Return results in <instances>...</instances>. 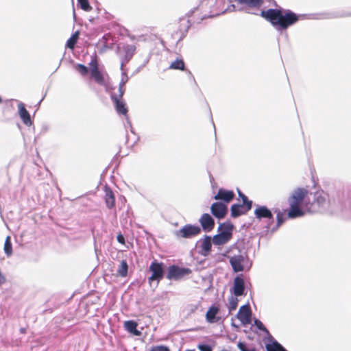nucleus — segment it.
Returning a JSON list of instances; mask_svg holds the SVG:
<instances>
[{"instance_id":"nucleus-1","label":"nucleus","mask_w":351,"mask_h":351,"mask_svg":"<svg viewBox=\"0 0 351 351\" xmlns=\"http://www.w3.org/2000/svg\"><path fill=\"white\" fill-rule=\"evenodd\" d=\"M289 210L288 217L289 218H297L304 216L308 213H315L316 209L310 206L309 193L304 189L295 190L289 199Z\"/></svg>"},{"instance_id":"nucleus-2","label":"nucleus","mask_w":351,"mask_h":351,"mask_svg":"<svg viewBox=\"0 0 351 351\" xmlns=\"http://www.w3.org/2000/svg\"><path fill=\"white\" fill-rule=\"evenodd\" d=\"M261 16L268 20L278 29H287L294 24L298 20V16L290 11L282 12L280 10L269 9L261 12Z\"/></svg>"},{"instance_id":"nucleus-3","label":"nucleus","mask_w":351,"mask_h":351,"mask_svg":"<svg viewBox=\"0 0 351 351\" xmlns=\"http://www.w3.org/2000/svg\"><path fill=\"white\" fill-rule=\"evenodd\" d=\"M90 68V75L95 83L100 86H106L108 79V75L103 73L99 68V62L97 56L95 55L91 58V60L88 64Z\"/></svg>"},{"instance_id":"nucleus-4","label":"nucleus","mask_w":351,"mask_h":351,"mask_svg":"<svg viewBox=\"0 0 351 351\" xmlns=\"http://www.w3.org/2000/svg\"><path fill=\"white\" fill-rule=\"evenodd\" d=\"M219 228L222 229L221 232L213 238V243L217 245L226 244L230 240L233 226L229 223H221Z\"/></svg>"},{"instance_id":"nucleus-5","label":"nucleus","mask_w":351,"mask_h":351,"mask_svg":"<svg viewBox=\"0 0 351 351\" xmlns=\"http://www.w3.org/2000/svg\"><path fill=\"white\" fill-rule=\"evenodd\" d=\"M239 195L243 200V204H233L231 206V215L233 217H237L246 213L252 208V201H249L247 197L239 191Z\"/></svg>"},{"instance_id":"nucleus-6","label":"nucleus","mask_w":351,"mask_h":351,"mask_svg":"<svg viewBox=\"0 0 351 351\" xmlns=\"http://www.w3.org/2000/svg\"><path fill=\"white\" fill-rule=\"evenodd\" d=\"M124 93V83H121L119 86V95H112L111 96V99L115 104V109L117 112L120 114L127 116L128 110L125 103L122 100Z\"/></svg>"},{"instance_id":"nucleus-7","label":"nucleus","mask_w":351,"mask_h":351,"mask_svg":"<svg viewBox=\"0 0 351 351\" xmlns=\"http://www.w3.org/2000/svg\"><path fill=\"white\" fill-rule=\"evenodd\" d=\"M230 263L235 272L249 269L251 266L248 258L247 256L243 254H238L231 256L230 258Z\"/></svg>"},{"instance_id":"nucleus-8","label":"nucleus","mask_w":351,"mask_h":351,"mask_svg":"<svg viewBox=\"0 0 351 351\" xmlns=\"http://www.w3.org/2000/svg\"><path fill=\"white\" fill-rule=\"evenodd\" d=\"M149 271L152 273L149 278V282L154 280L159 281L162 278L164 274L162 263H159L156 261H153L149 266Z\"/></svg>"},{"instance_id":"nucleus-9","label":"nucleus","mask_w":351,"mask_h":351,"mask_svg":"<svg viewBox=\"0 0 351 351\" xmlns=\"http://www.w3.org/2000/svg\"><path fill=\"white\" fill-rule=\"evenodd\" d=\"M201 229L199 226L186 225L179 231V235L182 238H191L199 234Z\"/></svg>"},{"instance_id":"nucleus-10","label":"nucleus","mask_w":351,"mask_h":351,"mask_svg":"<svg viewBox=\"0 0 351 351\" xmlns=\"http://www.w3.org/2000/svg\"><path fill=\"white\" fill-rule=\"evenodd\" d=\"M237 317L243 325L245 326L250 324L251 311L250 306L248 305H243L241 306Z\"/></svg>"},{"instance_id":"nucleus-11","label":"nucleus","mask_w":351,"mask_h":351,"mask_svg":"<svg viewBox=\"0 0 351 351\" xmlns=\"http://www.w3.org/2000/svg\"><path fill=\"white\" fill-rule=\"evenodd\" d=\"M210 210L215 217L221 219L225 217L228 209L226 204L221 202H215L212 204Z\"/></svg>"},{"instance_id":"nucleus-12","label":"nucleus","mask_w":351,"mask_h":351,"mask_svg":"<svg viewBox=\"0 0 351 351\" xmlns=\"http://www.w3.org/2000/svg\"><path fill=\"white\" fill-rule=\"evenodd\" d=\"M197 247L200 249V254L207 256L210 252L212 247V239L209 236H205L203 239H199L197 243Z\"/></svg>"},{"instance_id":"nucleus-13","label":"nucleus","mask_w":351,"mask_h":351,"mask_svg":"<svg viewBox=\"0 0 351 351\" xmlns=\"http://www.w3.org/2000/svg\"><path fill=\"white\" fill-rule=\"evenodd\" d=\"M234 197V193L233 191L220 189L214 198L216 200H223L225 203L228 204L233 199Z\"/></svg>"},{"instance_id":"nucleus-14","label":"nucleus","mask_w":351,"mask_h":351,"mask_svg":"<svg viewBox=\"0 0 351 351\" xmlns=\"http://www.w3.org/2000/svg\"><path fill=\"white\" fill-rule=\"evenodd\" d=\"M18 109L19 116L23 123L28 126L31 125L32 124V121L31 120L30 114L25 108V105L23 103H20L18 105Z\"/></svg>"},{"instance_id":"nucleus-15","label":"nucleus","mask_w":351,"mask_h":351,"mask_svg":"<svg viewBox=\"0 0 351 351\" xmlns=\"http://www.w3.org/2000/svg\"><path fill=\"white\" fill-rule=\"evenodd\" d=\"M199 223H201L204 230L210 231L215 226V222L212 217L207 213L202 215L199 219Z\"/></svg>"},{"instance_id":"nucleus-16","label":"nucleus","mask_w":351,"mask_h":351,"mask_svg":"<svg viewBox=\"0 0 351 351\" xmlns=\"http://www.w3.org/2000/svg\"><path fill=\"white\" fill-rule=\"evenodd\" d=\"M244 289V281L243 278L239 277L235 278L232 291V293L234 294V295L236 297L242 295L243 294Z\"/></svg>"},{"instance_id":"nucleus-17","label":"nucleus","mask_w":351,"mask_h":351,"mask_svg":"<svg viewBox=\"0 0 351 351\" xmlns=\"http://www.w3.org/2000/svg\"><path fill=\"white\" fill-rule=\"evenodd\" d=\"M219 311L218 306L213 305L209 308L206 313V319L209 323H215L219 320V317H217Z\"/></svg>"},{"instance_id":"nucleus-18","label":"nucleus","mask_w":351,"mask_h":351,"mask_svg":"<svg viewBox=\"0 0 351 351\" xmlns=\"http://www.w3.org/2000/svg\"><path fill=\"white\" fill-rule=\"evenodd\" d=\"M254 215L257 219L267 218L271 219L273 215L271 212L265 206H258L254 210Z\"/></svg>"},{"instance_id":"nucleus-19","label":"nucleus","mask_w":351,"mask_h":351,"mask_svg":"<svg viewBox=\"0 0 351 351\" xmlns=\"http://www.w3.org/2000/svg\"><path fill=\"white\" fill-rule=\"evenodd\" d=\"M105 196L104 199L106 206L109 209H112L115 206V197L112 191L108 186L105 187Z\"/></svg>"},{"instance_id":"nucleus-20","label":"nucleus","mask_w":351,"mask_h":351,"mask_svg":"<svg viewBox=\"0 0 351 351\" xmlns=\"http://www.w3.org/2000/svg\"><path fill=\"white\" fill-rule=\"evenodd\" d=\"M137 326L138 324L133 320L125 321L124 322V328L127 331L136 336H139L141 332L137 330Z\"/></svg>"},{"instance_id":"nucleus-21","label":"nucleus","mask_w":351,"mask_h":351,"mask_svg":"<svg viewBox=\"0 0 351 351\" xmlns=\"http://www.w3.org/2000/svg\"><path fill=\"white\" fill-rule=\"evenodd\" d=\"M190 27L189 20L187 19H181L179 21V31L180 32V40L183 39L186 36Z\"/></svg>"},{"instance_id":"nucleus-22","label":"nucleus","mask_w":351,"mask_h":351,"mask_svg":"<svg viewBox=\"0 0 351 351\" xmlns=\"http://www.w3.org/2000/svg\"><path fill=\"white\" fill-rule=\"evenodd\" d=\"M326 203V199L325 196L322 195H317L315 201L313 203L310 202V206L313 208H315V212L321 210V208Z\"/></svg>"},{"instance_id":"nucleus-23","label":"nucleus","mask_w":351,"mask_h":351,"mask_svg":"<svg viewBox=\"0 0 351 351\" xmlns=\"http://www.w3.org/2000/svg\"><path fill=\"white\" fill-rule=\"evenodd\" d=\"M80 36V32L76 31L74 34H72V36L70 37V38L67 40L66 46L67 48L70 49H73L75 48V46L79 39Z\"/></svg>"},{"instance_id":"nucleus-24","label":"nucleus","mask_w":351,"mask_h":351,"mask_svg":"<svg viewBox=\"0 0 351 351\" xmlns=\"http://www.w3.org/2000/svg\"><path fill=\"white\" fill-rule=\"evenodd\" d=\"M3 250L8 257L12 255V245L10 236H7L5 240Z\"/></svg>"},{"instance_id":"nucleus-25","label":"nucleus","mask_w":351,"mask_h":351,"mask_svg":"<svg viewBox=\"0 0 351 351\" xmlns=\"http://www.w3.org/2000/svg\"><path fill=\"white\" fill-rule=\"evenodd\" d=\"M240 4L245 5L248 7L256 8L259 7L261 3V0H236Z\"/></svg>"},{"instance_id":"nucleus-26","label":"nucleus","mask_w":351,"mask_h":351,"mask_svg":"<svg viewBox=\"0 0 351 351\" xmlns=\"http://www.w3.org/2000/svg\"><path fill=\"white\" fill-rule=\"evenodd\" d=\"M128 265L126 261H122L117 270V275L125 277L128 275Z\"/></svg>"},{"instance_id":"nucleus-27","label":"nucleus","mask_w":351,"mask_h":351,"mask_svg":"<svg viewBox=\"0 0 351 351\" xmlns=\"http://www.w3.org/2000/svg\"><path fill=\"white\" fill-rule=\"evenodd\" d=\"M238 299L237 297L234 295H232L228 299V309L230 313L236 310L238 306Z\"/></svg>"},{"instance_id":"nucleus-28","label":"nucleus","mask_w":351,"mask_h":351,"mask_svg":"<svg viewBox=\"0 0 351 351\" xmlns=\"http://www.w3.org/2000/svg\"><path fill=\"white\" fill-rule=\"evenodd\" d=\"M267 351H286L278 343L274 342L267 345Z\"/></svg>"},{"instance_id":"nucleus-29","label":"nucleus","mask_w":351,"mask_h":351,"mask_svg":"<svg viewBox=\"0 0 351 351\" xmlns=\"http://www.w3.org/2000/svg\"><path fill=\"white\" fill-rule=\"evenodd\" d=\"M75 69L83 76L86 75L88 73L87 66L82 64H77L75 66Z\"/></svg>"},{"instance_id":"nucleus-30","label":"nucleus","mask_w":351,"mask_h":351,"mask_svg":"<svg viewBox=\"0 0 351 351\" xmlns=\"http://www.w3.org/2000/svg\"><path fill=\"white\" fill-rule=\"evenodd\" d=\"M77 1L80 8L84 11L91 10L92 7L90 5L88 0H77Z\"/></svg>"},{"instance_id":"nucleus-31","label":"nucleus","mask_w":351,"mask_h":351,"mask_svg":"<svg viewBox=\"0 0 351 351\" xmlns=\"http://www.w3.org/2000/svg\"><path fill=\"white\" fill-rule=\"evenodd\" d=\"M191 273V270L188 268L177 267V278L188 275Z\"/></svg>"},{"instance_id":"nucleus-32","label":"nucleus","mask_w":351,"mask_h":351,"mask_svg":"<svg viewBox=\"0 0 351 351\" xmlns=\"http://www.w3.org/2000/svg\"><path fill=\"white\" fill-rule=\"evenodd\" d=\"M167 278L172 279L176 278V265H173L169 267L168 273L166 276Z\"/></svg>"},{"instance_id":"nucleus-33","label":"nucleus","mask_w":351,"mask_h":351,"mask_svg":"<svg viewBox=\"0 0 351 351\" xmlns=\"http://www.w3.org/2000/svg\"><path fill=\"white\" fill-rule=\"evenodd\" d=\"M149 351H170L169 348L165 346H156L151 348Z\"/></svg>"},{"instance_id":"nucleus-34","label":"nucleus","mask_w":351,"mask_h":351,"mask_svg":"<svg viewBox=\"0 0 351 351\" xmlns=\"http://www.w3.org/2000/svg\"><path fill=\"white\" fill-rule=\"evenodd\" d=\"M136 50V47L134 45L128 46L126 48V56H130V58L133 56L134 51Z\"/></svg>"},{"instance_id":"nucleus-35","label":"nucleus","mask_w":351,"mask_h":351,"mask_svg":"<svg viewBox=\"0 0 351 351\" xmlns=\"http://www.w3.org/2000/svg\"><path fill=\"white\" fill-rule=\"evenodd\" d=\"M237 346L241 351H255L254 349H248L243 342H239Z\"/></svg>"},{"instance_id":"nucleus-36","label":"nucleus","mask_w":351,"mask_h":351,"mask_svg":"<svg viewBox=\"0 0 351 351\" xmlns=\"http://www.w3.org/2000/svg\"><path fill=\"white\" fill-rule=\"evenodd\" d=\"M254 323H255L256 326L258 329H260L261 330H263V331H265V332H267L266 328L264 326V325L263 324V323L261 321H259L258 319H256Z\"/></svg>"},{"instance_id":"nucleus-37","label":"nucleus","mask_w":351,"mask_h":351,"mask_svg":"<svg viewBox=\"0 0 351 351\" xmlns=\"http://www.w3.org/2000/svg\"><path fill=\"white\" fill-rule=\"evenodd\" d=\"M198 348L200 351H212L211 348L208 345L199 344Z\"/></svg>"},{"instance_id":"nucleus-38","label":"nucleus","mask_w":351,"mask_h":351,"mask_svg":"<svg viewBox=\"0 0 351 351\" xmlns=\"http://www.w3.org/2000/svg\"><path fill=\"white\" fill-rule=\"evenodd\" d=\"M177 69L184 70V63L180 60H177Z\"/></svg>"},{"instance_id":"nucleus-39","label":"nucleus","mask_w":351,"mask_h":351,"mask_svg":"<svg viewBox=\"0 0 351 351\" xmlns=\"http://www.w3.org/2000/svg\"><path fill=\"white\" fill-rule=\"evenodd\" d=\"M117 239L119 243L124 245L125 244V238L121 234H119L117 237Z\"/></svg>"},{"instance_id":"nucleus-40","label":"nucleus","mask_w":351,"mask_h":351,"mask_svg":"<svg viewBox=\"0 0 351 351\" xmlns=\"http://www.w3.org/2000/svg\"><path fill=\"white\" fill-rule=\"evenodd\" d=\"M283 222L282 215L281 213H278L277 215V225L280 226Z\"/></svg>"},{"instance_id":"nucleus-41","label":"nucleus","mask_w":351,"mask_h":351,"mask_svg":"<svg viewBox=\"0 0 351 351\" xmlns=\"http://www.w3.org/2000/svg\"><path fill=\"white\" fill-rule=\"evenodd\" d=\"M170 69H176V61L171 62V64L169 66Z\"/></svg>"},{"instance_id":"nucleus-42","label":"nucleus","mask_w":351,"mask_h":351,"mask_svg":"<svg viewBox=\"0 0 351 351\" xmlns=\"http://www.w3.org/2000/svg\"><path fill=\"white\" fill-rule=\"evenodd\" d=\"M234 10V5H232L231 7L228 8L229 11H233Z\"/></svg>"},{"instance_id":"nucleus-43","label":"nucleus","mask_w":351,"mask_h":351,"mask_svg":"<svg viewBox=\"0 0 351 351\" xmlns=\"http://www.w3.org/2000/svg\"><path fill=\"white\" fill-rule=\"evenodd\" d=\"M20 331L23 334H25L26 332V330L25 328H21Z\"/></svg>"},{"instance_id":"nucleus-44","label":"nucleus","mask_w":351,"mask_h":351,"mask_svg":"<svg viewBox=\"0 0 351 351\" xmlns=\"http://www.w3.org/2000/svg\"><path fill=\"white\" fill-rule=\"evenodd\" d=\"M188 74H189V77H191V73L189 71Z\"/></svg>"},{"instance_id":"nucleus-45","label":"nucleus","mask_w":351,"mask_h":351,"mask_svg":"<svg viewBox=\"0 0 351 351\" xmlns=\"http://www.w3.org/2000/svg\"><path fill=\"white\" fill-rule=\"evenodd\" d=\"M2 102L1 97H0V104Z\"/></svg>"},{"instance_id":"nucleus-46","label":"nucleus","mask_w":351,"mask_h":351,"mask_svg":"<svg viewBox=\"0 0 351 351\" xmlns=\"http://www.w3.org/2000/svg\"><path fill=\"white\" fill-rule=\"evenodd\" d=\"M186 351H193V350H186Z\"/></svg>"}]
</instances>
